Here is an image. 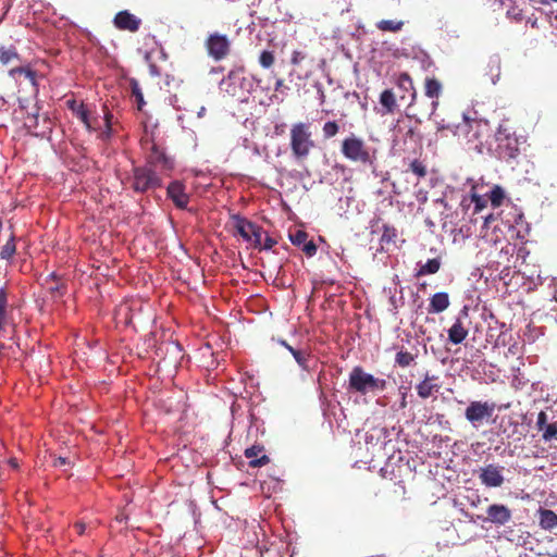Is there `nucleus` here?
Instances as JSON below:
<instances>
[{
    "label": "nucleus",
    "mask_w": 557,
    "mask_h": 557,
    "mask_svg": "<svg viewBox=\"0 0 557 557\" xmlns=\"http://www.w3.org/2000/svg\"><path fill=\"white\" fill-rule=\"evenodd\" d=\"M318 247L312 240H307L302 245V251L307 257H313L317 253Z\"/></svg>",
    "instance_id": "nucleus-40"
},
{
    "label": "nucleus",
    "mask_w": 557,
    "mask_h": 557,
    "mask_svg": "<svg viewBox=\"0 0 557 557\" xmlns=\"http://www.w3.org/2000/svg\"><path fill=\"white\" fill-rule=\"evenodd\" d=\"M16 74L25 76L33 85L36 84V72L33 71L29 66H16L9 71V75L11 77H15Z\"/></svg>",
    "instance_id": "nucleus-28"
},
{
    "label": "nucleus",
    "mask_w": 557,
    "mask_h": 557,
    "mask_svg": "<svg viewBox=\"0 0 557 557\" xmlns=\"http://www.w3.org/2000/svg\"><path fill=\"white\" fill-rule=\"evenodd\" d=\"M143 146L148 150L147 162L151 165L161 164L162 169L171 171L174 168V162L169 158L163 149H161L153 140L145 139L141 141Z\"/></svg>",
    "instance_id": "nucleus-8"
},
{
    "label": "nucleus",
    "mask_w": 557,
    "mask_h": 557,
    "mask_svg": "<svg viewBox=\"0 0 557 557\" xmlns=\"http://www.w3.org/2000/svg\"><path fill=\"white\" fill-rule=\"evenodd\" d=\"M113 135V128L112 125H106L104 129L99 134V138L102 141H109Z\"/></svg>",
    "instance_id": "nucleus-43"
},
{
    "label": "nucleus",
    "mask_w": 557,
    "mask_h": 557,
    "mask_svg": "<svg viewBox=\"0 0 557 557\" xmlns=\"http://www.w3.org/2000/svg\"><path fill=\"white\" fill-rule=\"evenodd\" d=\"M166 194L178 209L187 208L189 196L185 193V185L182 182L174 181L170 183Z\"/></svg>",
    "instance_id": "nucleus-13"
},
{
    "label": "nucleus",
    "mask_w": 557,
    "mask_h": 557,
    "mask_svg": "<svg viewBox=\"0 0 557 557\" xmlns=\"http://www.w3.org/2000/svg\"><path fill=\"white\" fill-rule=\"evenodd\" d=\"M495 411V404L490 401L473 400L465 410L466 419L473 425L479 426L485 420L492 418Z\"/></svg>",
    "instance_id": "nucleus-5"
},
{
    "label": "nucleus",
    "mask_w": 557,
    "mask_h": 557,
    "mask_svg": "<svg viewBox=\"0 0 557 557\" xmlns=\"http://www.w3.org/2000/svg\"><path fill=\"white\" fill-rule=\"evenodd\" d=\"M547 424L548 423H547V414H546V412L545 411H540L539 414H537V420H536V428H537V430L543 431Z\"/></svg>",
    "instance_id": "nucleus-42"
},
{
    "label": "nucleus",
    "mask_w": 557,
    "mask_h": 557,
    "mask_svg": "<svg viewBox=\"0 0 557 557\" xmlns=\"http://www.w3.org/2000/svg\"><path fill=\"white\" fill-rule=\"evenodd\" d=\"M289 239L295 246H302L308 240V234L305 231L297 230L295 233L289 234Z\"/></svg>",
    "instance_id": "nucleus-35"
},
{
    "label": "nucleus",
    "mask_w": 557,
    "mask_h": 557,
    "mask_svg": "<svg viewBox=\"0 0 557 557\" xmlns=\"http://www.w3.org/2000/svg\"><path fill=\"white\" fill-rule=\"evenodd\" d=\"M66 463H69V461H67V459H66V458H64V457H59V458H58V459H55V461H54V466H57V467H58V466H64V465H66Z\"/></svg>",
    "instance_id": "nucleus-50"
},
{
    "label": "nucleus",
    "mask_w": 557,
    "mask_h": 557,
    "mask_svg": "<svg viewBox=\"0 0 557 557\" xmlns=\"http://www.w3.org/2000/svg\"><path fill=\"white\" fill-rule=\"evenodd\" d=\"M50 277H51V278H53V280H55V278H57L55 273H51V274H50Z\"/></svg>",
    "instance_id": "nucleus-58"
},
{
    "label": "nucleus",
    "mask_w": 557,
    "mask_h": 557,
    "mask_svg": "<svg viewBox=\"0 0 557 557\" xmlns=\"http://www.w3.org/2000/svg\"><path fill=\"white\" fill-rule=\"evenodd\" d=\"M129 182L131 188L139 194L154 190L162 186L161 177L148 165L134 166Z\"/></svg>",
    "instance_id": "nucleus-4"
},
{
    "label": "nucleus",
    "mask_w": 557,
    "mask_h": 557,
    "mask_svg": "<svg viewBox=\"0 0 557 557\" xmlns=\"http://www.w3.org/2000/svg\"><path fill=\"white\" fill-rule=\"evenodd\" d=\"M441 267H442V259L440 257L429 259L424 264H421L417 269L414 276L421 277V276H425V275L435 274L440 271Z\"/></svg>",
    "instance_id": "nucleus-19"
},
{
    "label": "nucleus",
    "mask_w": 557,
    "mask_h": 557,
    "mask_svg": "<svg viewBox=\"0 0 557 557\" xmlns=\"http://www.w3.org/2000/svg\"><path fill=\"white\" fill-rule=\"evenodd\" d=\"M281 344L288 350L290 351V354L294 356L296 362L299 364V367H301L304 370H308L309 369V359H310V354L305 351V350H300V349H295L293 348L290 345H288L285 341H282Z\"/></svg>",
    "instance_id": "nucleus-21"
},
{
    "label": "nucleus",
    "mask_w": 557,
    "mask_h": 557,
    "mask_svg": "<svg viewBox=\"0 0 557 557\" xmlns=\"http://www.w3.org/2000/svg\"><path fill=\"white\" fill-rule=\"evenodd\" d=\"M10 463H11V466H12L13 468H17V461H16V459H11V460H10Z\"/></svg>",
    "instance_id": "nucleus-56"
},
{
    "label": "nucleus",
    "mask_w": 557,
    "mask_h": 557,
    "mask_svg": "<svg viewBox=\"0 0 557 557\" xmlns=\"http://www.w3.org/2000/svg\"><path fill=\"white\" fill-rule=\"evenodd\" d=\"M387 387L385 379L375 377L366 372L362 367L352 368L349 373L348 388L355 393L366 395L368 393L383 392Z\"/></svg>",
    "instance_id": "nucleus-1"
},
{
    "label": "nucleus",
    "mask_w": 557,
    "mask_h": 557,
    "mask_svg": "<svg viewBox=\"0 0 557 557\" xmlns=\"http://www.w3.org/2000/svg\"><path fill=\"white\" fill-rule=\"evenodd\" d=\"M512 518L511 510L503 504H492L486 509V517L478 516L482 521L491 522L496 525H505Z\"/></svg>",
    "instance_id": "nucleus-9"
},
{
    "label": "nucleus",
    "mask_w": 557,
    "mask_h": 557,
    "mask_svg": "<svg viewBox=\"0 0 557 557\" xmlns=\"http://www.w3.org/2000/svg\"><path fill=\"white\" fill-rule=\"evenodd\" d=\"M314 148V140L309 124L298 122L290 128V149L297 160L308 158L310 151Z\"/></svg>",
    "instance_id": "nucleus-2"
},
{
    "label": "nucleus",
    "mask_w": 557,
    "mask_h": 557,
    "mask_svg": "<svg viewBox=\"0 0 557 557\" xmlns=\"http://www.w3.org/2000/svg\"><path fill=\"white\" fill-rule=\"evenodd\" d=\"M113 24L120 30L136 33L141 25V20L127 10H124L115 14Z\"/></svg>",
    "instance_id": "nucleus-11"
},
{
    "label": "nucleus",
    "mask_w": 557,
    "mask_h": 557,
    "mask_svg": "<svg viewBox=\"0 0 557 557\" xmlns=\"http://www.w3.org/2000/svg\"><path fill=\"white\" fill-rule=\"evenodd\" d=\"M404 27L403 21H395V20H381L376 23V28L381 32H389V33H397L401 30Z\"/></svg>",
    "instance_id": "nucleus-26"
},
{
    "label": "nucleus",
    "mask_w": 557,
    "mask_h": 557,
    "mask_svg": "<svg viewBox=\"0 0 557 557\" xmlns=\"http://www.w3.org/2000/svg\"><path fill=\"white\" fill-rule=\"evenodd\" d=\"M399 82H400V84L408 83L409 85H412V81L407 73L400 74Z\"/></svg>",
    "instance_id": "nucleus-48"
},
{
    "label": "nucleus",
    "mask_w": 557,
    "mask_h": 557,
    "mask_svg": "<svg viewBox=\"0 0 557 557\" xmlns=\"http://www.w3.org/2000/svg\"><path fill=\"white\" fill-rule=\"evenodd\" d=\"M275 62V55L273 51L263 50L259 55V64L263 69H270Z\"/></svg>",
    "instance_id": "nucleus-34"
},
{
    "label": "nucleus",
    "mask_w": 557,
    "mask_h": 557,
    "mask_svg": "<svg viewBox=\"0 0 557 557\" xmlns=\"http://www.w3.org/2000/svg\"><path fill=\"white\" fill-rule=\"evenodd\" d=\"M263 228L257 224V230L252 231V238L249 243H252L253 247L261 250Z\"/></svg>",
    "instance_id": "nucleus-38"
},
{
    "label": "nucleus",
    "mask_w": 557,
    "mask_h": 557,
    "mask_svg": "<svg viewBox=\"0 0 557 557\" xmlns=\"http://www.w3.org/2000/svg\"><path fill=\"white\" fill-rule=\"evenodd\" d=\"M504 199V191L499 186L494 187L490 193V200L494 207L502 205Z\"/></svg>",
    "instance_id": "nucleus-36"
},
{
    "label": "nucleus",
    "mask_w": 557,
    "mask_h": 557,
    "mask_svg": "<svg viewBox=\"0 0 557 557\" xmlns=\"http://www.w3.org/2000/svg\"><path fill=\"white\" fill-rule=\"evenodd\" d=\"M539 525L544 531H552L557 528V513L550 509L540 507L535 513Z\"/></svg>",
    "instance_id": "nucleus-16"
},
{
    "label": "nucleus",
    "mask_w": 557,
    "mask_h": 557,
    "mask_svg": "<svg viewBox=\"0 0 557 557\" xmlns=\"http://www.w3.org/2000/svg\"><path fill=\"white\" fill-rule=\"evenodd\" d=\"M282 84H283V81H282V79H278V81L276 82L275 90H278V89H280V87L282 86Z\"/></svg>",
    "instance_id": "nucleus-55"
},
{
    "label": "nucleus",
    "mask_w": 557,
    "mask_h": 557,
    "mask_svg": "<svg viewBox=\"0 0 557 557\" xmlns=\"http://www.w3.org/2000/svg\"><path fill=\"white\" fill-rule=\"evenodd\" d=\"M245 457L249 459V467L259 468L270 462V458L264 454L262 445H252L245 449Z\"/></svg>",
    "instance_id": "nucleus-14"
},
{
    "label": "nucleus",
    "mask_w": 557,
    "mask_h": 557,
    "mask_svg": "<svg viewBox=\"0 0 557 557\" xmlns=\"http://www.w3.org/2000/svg\"><path fill=\"white\" fill-rule=\"evenodd\" d=\"M393 187H394V194H400L399 191H397V190L395 189V184H393Z\"/></svg>",
    "instance_id": "nucleus-59"
},
{
    "label": "nucleus",
    "mask_w": 557,
    "mask_h": 557,
    "mask_svg": "<svg viewBox=\"0 0 557 557\" xmlns=\"http://www.w3.org/2000/svg\"><path fill=\"white\" fill-rule=\"evenodd\" d=\"M306 59V53L302 51L295 50L292 53L290 63L293 65H299Z\"/></svg>",
    "instance_id": "nucleus-41"
},
{
    "label": "nucleus",
    "mask_w": 557,
    "mask_h": 557,
    "mask_svg": "<svg viewBox=\"0 0 557 557\" xmlns=\"http://www.w3.org/2000/svg\"><path fill=\"white\" fill-rule=\"evenodd\" d=\"M74 529L76 530L77 534L83 535L86 530V524L84 522H76L74 524Z\"/></svg>",
    "instance_id": "nucleus-47"
},
{
    "label": "nucleus",
    "mask_w": 557,
    "mask_h": 557,
    "mask_svg": "<svg viewBox=\"0 0 557 557\" xmlns=\"http://www.w3.org/2000/svg\"><path fill=\"white\" fill-rule=\"evenodd\" d=\"M277 244L276 239L267 235L263 244L261 245V250H270Z\"/></svg>",
    "instance_id": "nucleus-44"
},
{
    "label": "nucleus",
    "mask_w": 557,
    "mask_h": 557,
    "mask_svg": "<svg viewBox=\"0 0 557 557\" xmlns=\"http://www.w3.org/2000/svg\"><path fill=\"white\" fill-rule=\"evenodd\" d=\"M150 72H151L152 74L158 75V70H157V66H156L154 64H151V65H150Z\"/></svg>",
    "instance_id": "nucleus-53"
},
{
    "label": "nucleus",
    "mask_w": 557,
    "mask_h": 557,
    "mask_svg": "<svg viewBox=\"0 0 557 557\" xmlns=\"http://www.w3.org/2000/svg\"><path fill=\"white\" fill-rule=\"evenodd\" d=\"M416 357L417 355H413L410 351L399 350L395 356V363L400 368H407L414 362Z\"/></svg>",
    "instance_id": "nucleus-27"
},
{
    "label": "nucleus",
    "mask_w": 557,
    "mask_h": 557,
    "mask_svg": "<svg viewBox=\"0 0 557 557\" xmlns=\"http://www.w3.org/2000/svg\"><path fill=\"white\" fill-rule=\"evenodd\" d=\"M450 305L449 296L445 292L436 293L430 298L429 312L441 313Z\"/></svg>",
    "instance_id": "nucleus-18"
},
{
    "label": "nucleus",
    "mask_w": 557,
    "mask_h": 557,
    "mask_svg": "<svg viewBox=\"0 0 557 557\" xmlns=\"http://www.w3.org/2000/svg\"><path fill=\"white\" fill-rule=\"evenodd\" d=\"M380 103L384 107L385 113H393L397 107L394 92L385 89L380 96Z\"/></svg>",
    "instance_id": "nucleus-25"
},
{
    "label": "nucleus",
    "mask_w": 557,
    "mask_h": 557,
    "mask_svg": "<svg viewBox=\"0 0 557 557\" xmlns=\"http://www.w3.org/2000/svg\"><path fill=\"white\" fill-rule=\"evenodd\" d=\"M63 285L55 284L49 287V290L53 297H61L63 295L62 292Z\"/></svg>",
    "instance_id": "nucleus-45"
},
{
    "label": "nucleus",
    "mask_w": 557,
    "mask_h": 557,
    "mask_svg": "<svg viewBox=\"0 0 557 557\" xmlns=\"http://www.w3.org/2000/svg\"><path fill=\"white\" fill-rule=\"evenodd\" d=\"M504 467L490 463L480 469L479 479L486 487H499L504 483Z\"/></svg>",
    "instance_id": "nucleus-10"
},
{
    "label": "nucleus",
    "mask_w": 557,
    "mask_h": 557,
    "mask_svg": "<svg viewBox=\"0 0 557 557\" xmlns=\"http://www.w3.org/2000/svg\"><path fill=\"white\" fill-rule=\"evenodd\" d=\"M468 329L465 326L463 322L460 318H457L456 321L448 330V341L455 345L462 343L468 336Z\"/></svg>",
    "instance_id": "nucleus-17"
},
{
    "label": "nucleus",
    "mask_w": 557,
    "mask_h": 557,
    "mask_svg": "<svg viewBox=\"0 0 557 557\" xmlns=\"http://www.w3.org/2000/svg\"><path fill=\"white\" fill-rule=\"evenodd\" d=\"M472 203L474 205L472 214H479L486 207L487 202L481 196L472 194L469 200L463 198L460 206L463 210H467Z\"/></svg>",
    "instance_id": "nucleus-22"
},
{
    "label": "nucleus",
    "mask_w": 557,
    "mask_h": 557,
    "mask_svg": "<svg viewBox=\"0 0 557 557\" xmlns=\"http://www.w3.org/2000/svg\"><path fill=\"white\" fill-rule=\"evenodd\" d=\"M413 134H414V131H413V128H410V129H409V131L407 132V135H410V136H412Z\"/></svg>",
    "instance_id": "nucleus-57"
},
{
    "label": "nucleus",
    "mask_w": 557,
    "mask_h": 557,
    "mask_svg": "<svg viewBox=\"0 0 557 557\" xmlns=\"http://www.w3.org/2000/svg\"><path fill=\"white\" fill-rule=\"evenodd\" d=\"M409 169L418 178H424L428 174L426 165L418 159L410 162Z\"/></svg>",
    "instance_id": "nucleus-31"
},
{
    "label": "nucleus",
    "mask_w": 557,
    "mask_h": 557,
    "mask_svg": "<svg viewBox=\"0 0 557 557\" xmlns=\"http://www.w3.org/2000/svg\"><path fill=\"white\" fill-rule=\"evenodd\" d=\"M442 92V84L434 77H426L424 83V94L426 97L437 99Z\"/></svg>",
    "instance_id": "nucleus-23"
},
{
    "label": "nucleus",
    "mask_w": 557,
    "mask_h": 557,
    "mask_svg": "<svg viewBox=\"0 0 557 557\" xmlns=\"http://www.w3.org/2000/svg\"><path fill=\"white\" fill-rule=\"evenodd\" d=\"M341 152L346 159L361 164H372L375 159L374 151L362 138L354 134L342 141Z\"/></svg>",
    "instance_id": "nucleus-3"
},
{
    "label": "nucleus",
    "mask_w": 557,
    "mask_h": 557,
    "mask_svg": "<svg viewBox=\"0 0 557 557\" xmlns=\"http://www.w3.org/2000/svg\"><path fill=\"white\" fill-rule=\"evenodd\" d=\"M15 251H16V246H15V242H14V236L11 235L10 239L1 248L0 257H1V259L8 260L14 256Z\"/></svg>",
    "instance_id": "nucleus-29"
},
{
    "label": "nucleus",
    "mask_w": 557,
    "mask_h": 557,
    "mask_svg": "<svg viewBox=\"0 0 557 557\" xmlns=\"http://www.w3.org/2000/svg\"><path fill=\"white\" fill-rule=\"evenodd\" d=\"M338 132H339V126H338L337 122H335V121H327L324 123V125L322 127L323 137L325 139H330V138L336 136Z\"/></svg>",
    "instance_id": "nucleus-33"
},
{
    "label": "nucleus",
    "mask_w": 557,
    "mask_h": 557,
    "mask_svg": "<svg viewBox=\"0 0 557 557\" xmlns=\"http://www.w3.org/2000/svg\"><path fill=\"white\" fill-rule=\"evenodd\" d=\"M407 407V400H406V394L404 393L403 394V397H401V401H400V408H406Z\"/></svg>",
    "instance_id": "nucleus-51"
},
{
    "label": "nucleus",
    "mask_w": 557,
    "mask_h": 557,
    "mask_svg": "<svg viewBox=\"0 0 557 557\" xmlns=\"http://www.w3.org/2000/svg\"><path fill=\"white\" fill-rule=\"evenodd\" d=\"M77 116L86 125L89 131H97L100 128V123L97 117L90 119L88 110L82 104L77 110Z\"/></svg>",
    "instance_id": "nucleus-24"
},
{
    "label": "nucleus",
    "mask_w": 557,
    "mask_h": 557,
    "mask_svg": "<svg viewBox=\"0 0 557 557\" xmlns=\"http://www.w3.org/2000/svg\"><path fill=\"white\" fill-rule=\"evenodd\" d=\"M461 512L466 518L470 519L471 521L473 520V517L468 511L462 509Z\"/></svg>",
    "instance_id": "nucleus-52"
},
{
    "label": "nucleus",
    "mask_w": 557,
    "mask_h": 557,
    "mask_svg": "<svg viewBox=\"0 0 557 557\" xmlns=\"http://www.w3.org/2000/svg\"><path fill=\"white\" fill-rule=\"evenodd\" d=\"M21 61V57L15 46H3L0 45V63L2 65H9L14 62Z\"/></svg>",
    "instance_id": "nucleus-20"
},
{
    "label": "nucleus",
    "mask_w": 557,
    "mask_h": 557,
    "mask_svg": "<svg viewBox=\"0 0 557 557\" xmlns=\"http://www.w3.org/2000/svg\"><path fill=\"white\" fill-rule=\"evenodd\" d=\"M437 376L429 374L416 386L417 394L422 399H426L433 395V393H437L441 388V385L436 383Z\"/></svg>",
    "instance_id": "nucleus-15"
},
{
    "label": "nucleus",
    "mask_w": 557,
    "mask_h": 557,
    "mask_svg": "<svg viewBox=\"0 0 557 557\" xmlns=\"http://www.w3.org/2000/svg\"><path fill=\"white\" fill-rule=\"evenodd\" d=\"M103 119H104V126L106 125H112V119H113V114L109 111L108 107L104 104L103 106Z\"/></svg>",
    "instance_id": "nucleus-46"
},
{
    "label": "nucleus",
    "mask_w": 557,
    "mask_h": 557,
    "mask_svg": "<svg viewBox=\"0 0 557 557\" xmlns=\"http://www.w3.org/2000/svg\"><path fill=\"white\" fill-rule=\"evenodd\" d=\"M131 87H132V94L136 98V101H137V109L143 110L146 102L144 100V95H143V91H141V88H140L138 82L135 79H132Z\"/></svg>",
    "instance_id": "nucleus-32"
},
{
    "label": "nucleus",
    "mask_w": 557,
    "mask_h": 557,
    "mask_svg": "<svg viewBox=\"0 0 557 557\" xmlns=\"http://www.w3.org/2000/svg\"><path fill=\"white\" fill-rule=\"evenodd\" d=\"M232 226L236 234L244 240L250 242L252 231L257 230V224L240 214H231Z\"/></svg>",
    "instance_id": "nucleus-12"
},
{
    "label": "nucleus",
    "mask_w": 557,
    "mask_h": 557,
    "mask_svg": "<svg viewBox=\"0 0 557 557\" xmlns=\"http://www.w3.org/2000/svg\"><path fill=\"white\" fill-rule=\"evenodd\" d=\"M243 72H244L243 67H240L238 70H232V71H230L227 78L233 79L238 73H243Z\"/></svg>",
    "instance_id": "nucleus-49"
},
{
    "label": "nucleus",
    "mask_w": 557,
    "mask_h": 557,
    "mask_svg": "<svg viewBox=\"0 0 557 557\" xmlns=\"http://www.w3.org/2000/svg\"><path fill=\"white\" fill-rule=\"evenodd\" d=\"M395 238H396V230L394 227L385 225L381 240L384 243H391V242H394Z\"/></svg>",
    "instance_id": "nucleus-39"
},
{
    "label": "nucleus",
    "mask_w": 557,
    "mask_h": 557,
    "mask_svg": "<svg viewBox=\"0 0 557 557\" xmlns=\"http://www.w3.org/2000/svg\"><path fill=\"white\" fill-rule=\"evenodd\" d=\"M513 18L517 20V21H520L522 18L521 16V11L517 12L513 14Z\"/></svg>",
    "instance_id": "nucleus-54"
},
{
    "label": "nucleus",
    "mask_w": 557,
    "mask_h": 557,
    "mask_svg": "<svg viewBox=\"0 0 557 557\" xmlns=\"http://www.w3.org/2000/svg\"><path fill=\"white\" fill-rule=\"evenodd\" d=\"M557 436V422L548 423L543 430L542 438L549 442Z\"/></svg>",
    "instance_id": "nucleus-37"
},
{
    "label": "nucleus",
    "mask_w": 557,
    "mask_h": 557,
    "mask_svg": "<svg viewBox=\"0 0 557 557\" xmlns=\"http://www.w3.org/2000/svg\"><path fill=\"white\" fill-rule=\"evenodd\" d=\"M470 127H471V123H470V121L468 120V117H467L465 114H462V123H461V124H458V125L455 127V129H453V128L450 127V125H444V124H443V125H441V126L438 127V129H449V131H451L455 135H459L460 133H466V132H468Z\"/></svg>",
    "instance_id": "nucleus-30"
},
{
    "label": "nucleus",
    "mask_w": 557,
    "mask_h": 557,
    "mask_svg": "<svg viewBox=\"0 0 557 557\" xmlns=\"http://www.w3.org/2000/svg\"><path fill=\"white\" fill-rule=\"evenodd\" d=\"M205 46L208 54L215 61L225 59L231 51V41L227 36L219 33L210 34Z\"/></svg>",
    "instance_id": "nucleus-6"
},
{
    "label": "nucleus",
    "mask_w": 557,
    "mask_h": 557,
    "mask_svg": "<svg viewBox=\"0 0 557 557\" xmlns=\"http://www.w3.org/2000/svg\"><path fill=\"white\" fill-rule=\"evenodd\" d=\"M497 153L502 160L510 161L518 157L520 150L518 139L510 136L502 127L498 128L496 134Z\"/></svg>",
    "instance_id": "nucleus-7"
}]
</instances>
